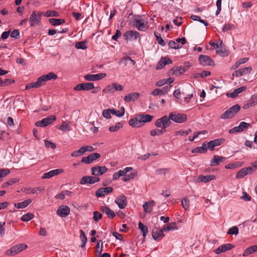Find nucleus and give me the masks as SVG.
<instances>
[{"label": "nucleus", "instance_id": "obj_1", "mask_svg": "<svg viewBox=\"0 0 257 257\" xmlns=\"http://www.w3.org/2000/svg\"><path fill=\"white\" fill-rule=\"evenodd\" d=\"M134 25L141 31H145L148 28V23L144 20L140 16H135L133 21Z\"/></svg>", "mask_w": 257, "mask_h": 257}, {"label": "nucleus", "instance_id": "obj_2", "mask_svg": "<svg viewBox=\"0 0 257 257\" xmlns=\"http://www.w3.org/2000/svg\"><path fill=\"white\" fill-rule=\"evenodd\" d=\"M171 123L169 116L164 115L162 117L157 119L155 122V125L158 128H161L166 132V128L169 127Z\"/></svg>", "mask_w": 257, "mask_h": 257}, {"label": "nucleus", "instance_id": "obj_3", "mask_svg": "<svg viewBox=\"0 0 257 257\" xmlns=\"http://www.w3.org/2000/svg\"><path fill=\"white\" fill-rule=\"evenodd\" d=\"M240 107L238 104H235L222 113L220 118L221 119H228L233 117L240 110Z\"/></svg>", "mask_w": 257, "mask_h": 257}, {"label": "nucleus", "instance_id": "obj_4", "mask_svg": "<svg viewBox=\"0 0 257 257\" xmlns=\"http://www.w3.org/2000/svg\"><path fill=\"white\" fill-rule=\"evenodd\" d=\"M133 170L132 167H126L123 170H119L118 171L120 177L123 176L122 179L124 181H127L135 177L137 175L136 172H132L130 174H127L129 172Z\"/></svg>", "mask_w": 257, "mask_h": 257}, {"label": "nucleus", "instance_id": "obj_5", "mask_svg": "<svg viewBox=\"0 0 257 257\" xmlns=\"http://www.w3.org/2000/svg\"><path fill=\"white\" fill-rule=\"evenodd\" d=\"M123 89V86L117 83H112L107 86L103 89V92L105 93L113 94L117 91H122Z\"/></svg>", "mask_w": 257, "mask_h": 257}, {"label": "nucleus", "instance_id": "obj_6", "mask_svg": "<svg viewBox=\"0 0 257 257\" xmlns=\"http://www.w3.org/2000/svg\"><path fill=\"white\" fill-rule=\"evenodd\" d=\"M169 115L170 120H171L175 122L180 123L187 121V116L185 114L171 112Z\"/></svg>", "mask_w": 257, "mask_h": 257}, {"label": "nucleus", "instance_id": "obj_7", "mask_svg": "<svg viewBox=\"0 0 257 257\" xmlns=\"http://www.w3.org/2000/svg\"><path fill=\"white\" fill-rule=\"evenodd\" d=\"M27 247L25 244L22 243L12 247L10 249L8 250L6 254L8 255H15Z\"/></svg>", "mask_w": 257, "mask_h": 257}, {"label": "nucleus", "instance_id": "obj_8", "mask_svg": "<svg viewBox=\"0 0 257 257\" xmlns=\"http://www.w3.org/2000/svg\"><path fill=\"white\" fill-rule=\"evenodd\" d=\"M55 120L56 117L55 115H50L47 117L43 118L41 120L37 121L36 122V125L37 126L45 127L52 123Z\"/></svg>", "mask_w": 257, "mask_h": 257}, {"label": "nucleus", "instance_id": "obj_9", "mask_svg": "<svg viewBox=\"0 0 257 257\" xmlns=\"http://www.w3.org/2000/svg\"><path fill=\"white\" fill-rule=\"evenodd\" d=\"M108 169L105 166H95L91 168V174L95 177L101 176L105 173Z\"/></svg>", "mask_w": 257, "mask_h": 257}, {"label": "nucleus", "instance_id": "obj_10", "mask_svg": "<svg viewBox=\"0 0 257 257\" xmlns=\"http://www.w3.org/2000/svg\"><path fill=\"white\" fill-rule=\"evenodd\" d=\"M198 60L200 64L203 66H214V63L210 57L207 55H201L199 56Z\"/></svg>", "mask_w": 257, "mask_h": 257}, {"label": "nucleus", "instance_id": "obj_11", "mask_svg": "<svg viewBox=\"0 0 257 257\" xmlns=\"http://www.w3.org/2000/svg\"><path fill=\"white\" fill-rule=\"evenodd\" d=\"M99 181L100 179L98 177L84 176L81 178L80 181V183L81 185H85L86 184H92L98 182Z\"/></svg>", "mask_w": 257, "mask_h": 257}, {"label": "nucleus", "instance_id": "obj_12", "mask_svg": "<svg viewBox=\"0 0 257 257\" xmlns=\"http://www.w3.org/2000/svg\"><path fill=\"white\" fill-rule=\"evenodd\" d=\"M40 21L41 15L37 14L36 11H33L29 19L31 26L34 27L40 25Z\"/></svg>", "mask_w": 257, "mask_h": 257}, {"label": "nucleus", "instance_id": "obj_13", "mask_svg": "<svg viewBox=\"0 0 257 257\" xmlns=\"http://www.w3.org/2000/svg\"><path fill=\"white\" fill-rule=\"evenodd\" d=\"M94 88V84L92 82L80 83L75 86L74 89L76 91L89 90Z\"/></svg>", "mask_w": 257, "mask_h": 257}, {"label": "nucleus", "instance_id": "obj_14", "mask_svg": "<svg viewBox=\"0 0 257 257\" xmlns=\"http://www.w3.org/2000/svg\"><path fill=\"white\" fill-rule=\"evenodd\" d=\"M100 157V155L97 153H93L89 154L86 157L82 159L81 162L83 163L89 164L93 162V161L98 159Z\"/></svg>", "mask_w": 257, "mask_h": 257}, {"label": "nucleus", "instance_id": "obj_15", "mask_svg": "<svg viewBox=\"0 0 257 257\" xmlns=\"http://www.w3.org/2000/svg\"><path fill=\"white\" fill-rule=\"evenodd\" d=\"M250 125L249 123H246L244 121H242L240 123L239 125L237 126H235L230 129L229 131L230 134H233L235 133L241 132L244 131L246 128H247Z\"/></svg>", "mask_w": 257, "mask_h": 257}, {"label": "nucleus", "instance_id": "obj_16", "mask_svg": "<svg viewBox=\"0 0 257 257\" xmlns=\"http://www.w3.org/2000/svg\"><path fill=\"white\" fill-rule=\"evenodd\" d=\"M105 76V73H101L96 74H86L84 76V78L87 81H97L102 79Z\"/></svg>", "mask_w": 257, "mask_h": 257}, {"label": "nucleus", "instance_id": "obj_17", "mask_svg": "<svg viewBox=\"0 0 257 257\" xmlns=\"http://www.w3.org/2000/svg\"><path fill=\"white\" fill-rule=\"evenodd\" d=\"M123 36L127 41L136 40L140 37V34L136 31L130 30L125 32Z\"/></svg>", "mask_w": 257, "mask_h": 257}, {"label": "nucleus", "instance_id": "obj_18", "mask_svg": "<svg viewBox=\"0 0 257 257\" xmlns=\"http://www.w3.org/2000/svg\"><path fill=\"white\" fill-rule=\"evenodd\" d=\"M251 71L252 68L251 67H247L240 68L237 70L235 71L232 74V76L240 77L242 75L250 73Z\"/></svg>", "mask_w": 257, "mask_h": 257}, {"label": "nucleus", "instance_id": "obj_19", "mask_svg": "<svg viewBox=\"0 0 257 257\" xmlns=\"http://www.w3.org/2000/svg\"><path fill=\"white\" fill-rule=\"evenodd\" d=\"M225 140L223 138L215 139L207 143V148L210 151H213L215 147L219 146L223 143Z\"/></svg>", "mask_w": 257, "mask_h": 257}, {"label": "nucleus", "instance_id": "obj_20", "mask_svg": "<svg viewBox=\"0 0 257 257\" xmlns=\"http://www.w3.org/2000/svg\"><path fill=\"white\" fill-rule=\"evenodd\" d=\"M113 191V188L111 187H106L101 188L98 189L95 192V195L97 197L104 196Z\"/></svg>", "mask_w": 257, "mask_h": 257}, {"label": "nucleus", "instance_id": "obj_21", "mask_svg": "<svg viewBox=\"0 0 257 257\" xmlns=\"http://www.w3.org/2000/svg\"><path fill=\"white\" fill-rule=\"evenodd\" d=\"M115 202L120 209L124 208L127 205V200L124 195H120L115 200Z\"/></svg>", "mask_w": 257, "mask_h": 257}, {"label": "nucleus", "instance_id": "obj_22", "mask_svg": "<svg viewBox=\"0 0 257 257\" xmlns=\"http://www.w3.org/2000/svg\"><path fill=\"white\" fill-rule=\"evenodd\" d=\"M70 212L69 207L66 205L60 206L57 210V214L60 217H63L67 216Z\"/></svg>", "mask_w": 257, "mask_h": 257}, {"label": "nucleus", "instance_id": "obj_23", "mask_svg": "<svg viewBox=\"0 0 257 257\" xmlns=\"http://www.w3.org/2000/svg\"><path fill=\"white\" fill-rule=\"evenodd\" d=\"M64 172L62 169H57L51 170L47 173H45L42 177V179H48L58 175Z\"/></svg>", "mask_w": 257, "mask_h": 257}, {"label": "nucleus", "instance_id": "obj_24", "mask_svg": "<svg viewBox=\"0 0 257 257\" xmlns=\"http://www.w3.org/2000/svg\"><path fill=\"white\" fill-rule=\"evenodd\" d=\"M171 87V85H166L161 89L157 88L151 92V94L154 96L157 95H164L168 92Z\"/></svg>", "mask_w": 257, "mask_h": 257}, {"label": "nucleus", "instance_id": "obj_25", "mask_svg": "<svg viewBox=\"0 0 257 257\" xmlns=\"http://www.w3.org/2000/svg\"><path fill=\"white\" fill-rule=\"evenodd\" d=\"M42 85L45 84V82L52 79H56L57 78V75L53 72H50L46 75H43L39 77Z\"/></svg>", "mask_w": 257, "mask_h": 257}, {"label": "nucleus", "instance_id": "obj_26", "mask_svg": "<svg viewBox=\"0 0 257 257\" xmlns=\"http://www.w3.org/2000/svg\"><path fill=\"white\" fill-rule=\"evenodd\" d=\"M234 247V245L230 243H227L221 246H219L217 247L215 250L214 252L217 254H220L222 252H225L227 250H230L232 248Z\"/></svg>", "mask_w": 257, "mask_h": 257}, {"label": "nucleus", "instance_id": "obj_27", "mask_svg": "<svg viewBox=\"0 0 257 257\" xmlns=\"http://www.w3.org/2000/svg\"><path fill=\"white\" fill-rule=\"evenodd\" d=\"M164 231L163 228L162 227V229H160L158 228H155L153 229L152 231V236L153 238L157 240H159V238H162L164 236Z\"/></svg>", "mask_w": 257, "mask_h": 257}, {"label": "nucleus", "instance_id": "obj_28", "mask_svg": "<svg viewBox=\"0 0 257 257\" xmlns=\"http://www.w3.org/2000/svg\"><path fill=\"white\" fill-rule=\"evenodd\" d=\"M155 206V202L154 200H150L145 202L143 204V208L146 213H151L153 207Z\"/></svg>", "mask_w": 257, "mask_h": 257}, {"label": "nucleus", "instance_id": "obj_29", "mask_svg": "<svg viewBox=\"0 0 257 257\" xmlns=\"http://www.w3.org/2000/svg\"><path fill=\"white\" fill-rule=\"evenodd\" d=\"M225 159L226 158L224 157L214 155L210 162V165L211 166H218L220 163L225 161Z\"/></svg>", "mask_w": 257, "mask_h": 257}, {"label": "nucleus", "instance_id": "obj_30", "mask_svg": "<svg viewBox=\"0 0 257 257\" xmlns=\"http://www.w3.org/2000/svg\"><path fill=\"white\" fill-rule=\"evenodd\" d=\"M140 96V93L137 92H132L126 95L124 97V100L125 102H130L137 100Z\"/></svg>", "mask_w": 257, "mask_h": 257}, {"label": "nucleus", "instance_id": "obj_31", "mask_svg": "<svg viewBox=\"0 0 257 257\" xmlns=\"http://www.w3.org/2000/svg\"><path fill=\"white\" fill-rule=\"evenodd\" d=\"M139 115H137L135 117L131 119L129 121V124L134 127H140L142 126V124Z\"/></svg>", "mask_w": 257, "mask_h": 257}, {"label": "nucleus", "instance_id": "obj_32", "mask_svg": "<svg viewBox=\"0 0 257 257\" xmlns=\"http://www.w3.org/2000/svg\"><path fill=\"white\" fill-rule=\"evenodd\" d=\"M215 178V176L211 175H208L206 176L199 175L197 178V181L198 182L206 183L214 180Z\"/></svg>", "mask_w": 257, "mask_h": 257}, {"label": "nucleus", "instance_id": "obj_33", "mask_svg": "<svg viewBox=\"0 0 257 257\" xmlns=\"http://www.w3.org/2000/svg\"><path fill=\"white\" fill-rule=\"evenodd\" d=\"M100 210L110 218H113L115 215L114 212L106 206L100 207Z\"/></svg>", "mask_w": 257, "mask_h": 257}, {"label": "nucleus", "instance_id": "obj_34", "mask_svg": "<svg viewBox=\"0 0 257 257\" xmlns=\"http://www.w3.org/2000/svg\"><path fill=\"white\" fill-rule=\"evenodd\" d=\"M141 120L142 125H143L145 123L149 122L152 121L154 116L150 114H138Z\"/></svg>", "mask_w": 257, "mask_h": 257}, {"label": "nucleus", "instance_id": "obj_35", "mask_svg": "<svg viewBox=\"0 0 257 257\" xmlns=\"http://www.w3.org/2000/svg\"><path fill=\"white\" fill-rule=\"evenodd\" d=\"M246 89V87L242 86L239 87L237 89H235L233 92L231 93H228L226 94L227 97H231V98H235L237 97L239 93H241L243 91Z\"/></svg>", "mask_w": 257, "mask_h": 257}, {"label": "nucleus", "instance_id": "obj_36", "mask_svg": "<svg viewBox=\"0 0 257 257\" xmlns=\"http://www.w3.org/2000/svg\"><path fill=\"white\" fill-rule=\"evenodd\" d=\"M207 144L205 143H204L201 147H198L194 149H193L192 150V153H205L207 150Z\"/></svg>", "mask_w": 257, "mask_h": 257}, {"label": "nucleus", "instance_id": "obj_37", "mask_svg": "<svg viewBox=\"0 0 257 257\" xmlns=\"http://www.w3.org/2000/svg\"><path fill=\"white\" fill-rule=\"evenodd\" d=\"M42 85H43L42 83H41L39 78H38L36 82H33L27 84L26 86V89H30L32 88H39Z\"/></svg>", "mask_w": 257, "mask_h": 257}, {"label": "nucleus", "instance_id": "obj_38", "mask_svg": "<svg viewBox=\"0 0 257 257\" xmlns=\"http://www.w3.org/2000/svg\"><path fill=\"white\" fill-rule=\"evenodd\" d=\"M248 60V58H242L237 60L235 63L231 67V70H235L238 68L241 64L246 63Z\"/></svg>", "mask_w": 257, "mask_h": 257}, {"label": "nucleus", "instance_id": "obj_39", "mask_svg": "<svg viewBox=\"0 0 257 257\" xmlns=\"http://www.w3.org/2000/svg\"><path fill=\"white\" fill-rule=\"evenodd\" d=\"M31 202L32 200L31 199H28L23 202H19L18 203H15L14 205L18 209L25 208L28 206L31 203Z\"/></svg>", "mask_w": 257, "mask_h": 257}, {"label": "nucleus", "instance_id": "obj_40", "mask_svg": "<svg viewBox=\"0 0 257 257\" xmlns=\"http://www.w3.org/2000/svg\"><path fill=\"white\" fill-rule=\"evenodd\" d=\"M257 251V245H252L247 248L243 253V256H246L253 252Z\"/></svg>", "mask_w": 257, "mask_h": 257}, {"label": "nucleus", "instance_id": "obj_41", "mask_svg": "<svg viewBox=\"0 0 257 257\" xmlns=\"http://www.w3.org/2000/svg\"><path fill=\"white\" fill-rule=\"evenodd\" d=\"M49 22L53 26H58L63 24L65 20L62 19L51 18L49 20Z\"/></svg>", "mask_w": 257, "mask_h": 257}, {"label": "nucleus", "instance_id": "obj_42", "mask_svg": "<svg viewBox=\"0 0 257 257\" xmlns=\"http://www.w3.org/2000/svg\"><path fill=\"white\" fill-rule=\"evenodd\" d=\"M171 71H172V74L176 75H180L186 71V69L184 67L181 66L178 68H176L175 69L172 68Z\"/></svg>", "mask_w": 257, "mask_h": 257}, {"label": "nucleus", "instance_id": "obj_43", "mask_svg": "<svg viewBox=\"0 0 257 257\" xmlns=\"http://www.w3.org/2000/svg\"><path fill=\"white\" fill-rule=\"evenodd\" d=\"M163 228L164 231H170L171 230H177L178 229L176 222L170 223L168 224L167 226L164 225Z\"/></svg>", "mask_w": 257, "mask_h": 257}, {"label": "nucleus", "instance_id": "obj_44", "mask_svg": "<svg viewBox=\"0 0 257 257\" xmlns=\"http://www.w3.org/2000/svg\"><path fill=\"white\" fill-rule=\"evenodd\" d=\"M103 242L101 240H99L96 245L95 255L100 256L102 251Z\"/></svg>", "mask_w": 257, "mask_h": 257}, {"label": "nucleus", "instance_id": "obj_45", "mask_svg": "<svg viewBox=\"0 0 257 257\" xmlns=\"http://www.w3.org/2000/svg\"><path fill=\"white\" fill-rule=\"evenodd\" d=\"M120 110L121 111L118 110L116 111L115 109H111L110 112L112 114H114L117 117H121L124 115L125 110L123 107H121Z\"/></svg>", "mask_w": 257, "mask_h": 257}, {"label": "nucleus", "instance_id": "obj_46", "mask_svg": "<svg viewBox=\"0 0 257 257\" xmlns=\"http://www.w3.org/2000/svg\"><path fill=\"white\" fill-rule=\"evenodd\" d=\"M19 181V179L17 178H12L9 180L7 182L4 183L2 185V187L3 188H6L10 185H13L15 183H17Z\"/></svg>", "mask_w": 257, "mask_h": 257}, {"label": "nucleus", "instance_id": "obj_47", "mask_svg": "<svg viewBox=\"0 0 257 257\" xmlns=\"http://www.w3.org/2000/svg\"><path fill=\"white\" fill-rule=\"evenodd\" d=\"M34 215L33 213H27V214L23 215L21 217V219L22 221L26 222L34 218Z\"/></svg>", "mask_w": 257, "mask_h": 257}, {"label": "nucleus", "instance_id": "obj_48", "mask_svg": "<svg viewBox=\"0 0 257 257\" xmlns=\"http://www.w3.org/2000/svg\"><path fill=\"white\" fill-rule=\"evenodd\" d=\"M86 41H81L77 42L75 44V47L78 49L85 50L87 48V46L86 44Z\"/></svg>", "mask_w": 257, "mask_h": 257}, {"label": "nucleus", "instance_id": "obj_49", "mask_svg": "<svg viewBox=\"0 0 257 257\" xmlns=\"http://www.w3.org/2000/svg\"><path fill=\"white\" fill-rule=\"evenodd\" d=\"M166 131H165L164 130H163L162 128L161 130L157 128L152 130L150 132V134L152 136H160L163 134Z\"/></svg>", "mask_w": 257, "mask_h": 257}, {"label": "nucleus", "instance_id": "obj_50", "mask_svg": "<svg viewBox=\"0 0 257 257\" xmlns=\"http://www.w3.org/2000/svg\"><path fill=\"white\" fill-rule=\"evenodd\" d=\"M257 103V96L252 95L248 103L246 104L247 107L253 106Z\"/></svg>", "mask_w": 257, "mask_h": 257}, {"label": "nucleus", "instance_id": "obj_51", "mask_svg": "<svg viewBox=\"0 0 257 257\" xmlns=\"http://www.w3.org/2000/svg\"><path fill=\"white\" fill-rule=\"evenodd\" d=\"M80 237L81 239V241L82 243V244H81V246L82 247H83L85 245V244L87 241V238L83 230H80Z\"/></svg>", "mask_w": 257, "mask_h": 257}, {"label": "nucleus", "instance_id": "obj_52", "mask_svg": "<svg viewBox=\"0 0 257 257\" xmlns=\"http://www.w3.org/2000/svg\"><path fill=\"white\" fill-rule=\"evenodd\" d=\"M246 175H247V174L245 171V168H243L237 173L236 174V178L237 179L242 178Z\"/></svg>", "mask_w": 257, "mask_h": 257}, {"label": "nucleus", "instance_id": "obj_53", "mask_svg": "<svg viewBox=\"0 0 257 257\" xmlns=\"http://www.w3.org/2000/svg\"><path fill=\"white\" fill-rule=\"evenodd\" d=\"M15 82L14 80L10 79H5L4 80H3L1 78H0V86H7L14 83Z\"/></svg>", "mask_w": 257, "mask_h": 257}, {"label": "nucleus", "instance_id": "obj_54", "mask_svg": "<svg viewBox=\"0 0 257 257\" xmlns=\"http://www.w3.org/2000/svg\"><path fill=\"white\" fill-rule=\"evenodd\" d=\"M139 228L143 232V236L144 237L146 236L148 231V227L141 222H140L139 223Z\"/></svg>", "mask_w": 257, "mask_h": 257}, {"label": "nucleus", "instance_id": "obj_55", "mask_svg": "<svg viewBox=\"0 0 257 257\" xmlns=\"http://www.w3.org/2000/svg\"><path fill=\"white\" fill-rule=\"evenodd\" d=\"M128 60H131V57L128 56L124 57L120 59L118 63L119 65H121L123 66H125L127 64L128 62H129Z\"/></svg>", "mask_w": 257, "mask_h": 257}, {"label": "nucleus", "instance_id": "obj_56", "mask_svg": "<svg viewBox=\"0 0 257 257\" xmlns=\"http://www.w3.org/2000/svg\"><path fill=\"white\" fill-rule=\"evenodd\" d=\"M122 126L120 122L117 123L115 126H111L109 128V130L111 132H114L117 131Z\"/></svg>", "mask_w": 257, "mask_h": 257}, {"label": "nucleus", "instance_id": "obj_57", "mask_svg": "<svg viewBox=\"0 0 257 257\" xmlns=\"http://www.w3.org/2000/svg\"><path fill=\"white\" fill-rule=\"evenodd\" d=\"M154 35L156 38V39L158 42V43L161 46H165V43L162 38L158 34V33L156 32H154Z\"/></svg>", "mask_w": 257, "mask_h": 257}, {"label": "nucleus", "instance_id": "obj_58", "mask_svg": "<svg viewBox=\"0 0 257 257\" xmlns=\"http://www.w3.org/2000/svg\"><path fill=\"white\" fill-rule=\"evenodd\" d=\"M58 13L55 11H47L45 14V16L47 17H58Z\"/></svg>", "mask_w": 257, "mask_h": 257}, {"label": "nucleus", "instance_id": "obj_59", "mask_svg": "<svg viewBox=\"0 0 257 257\" xmlns=\"http://www.w3.org/2000/svg\"><path fill=\"white\" fill-rule=\"evenodd\" d=\"M238 233V228L237 226H234L229 229L227 231L228 234H234L237 235Z\"/></svg>", "mask_w": 257, "mask_h": 257}, {"label": "nucleus", "instance_id": "obj_60", "mask_svg": "<svg viewBox=\"0 0 257 257\" xmlns=\"http://www.w3.org/2000/svg\"><path fill=\"white\" fill-rule=\"evenodd\" d=\"M93 220L95 221H98L99 220L102 218V215L101 213L99 212L98 211H94L93 213Z\"/></svg>", "mask_w": 257, "mask_h": 257}, {"label": "nucleus", "instance_id": "obj_61", "mask_svg": "<svg viewBox=\"0 0 257 257\" xmlns=\"http://www.w3.org/2000/svg\"><path fill=\"white\" fill-rule=\"evenodd\" d=\"M191 132V130L190 128H189L186 131L180 130L179 131L175 132V134L177 136L179 135H180L182 136H187Z\"/></svg>", "mask_w": 257, "mask_h": 257}, {"label": "nucleus", "instance_id": "obj_62", "mask_svg": "<svg viewBox=\"0 0 257 257\" xmlns=\"http://www.w3.org/2000/svg\"><path fill=\"white\" fill-rule=\"evenodd\" d=\"M182 205L185 210H187L189 207V200L186 198H184L182 200Z\"/></svg>", "mask_w": 257, "mask_h": 257}, {"label": "nucleus", "instance_id": "obj_63", "mask_svg": "<svg viewBox=\"0 0 257 257\" xmlns=\"http://www.w3.org/2000/svg\"><path fill=\"white\" fill-rule=\"evenodd\" d=\"M70 126L65 121H63L62 124L59 127V129L62 131L63 132H66L67 131L70 130Z\"/></svg>", "mask_w": 257, "mask_h": 257}, {"label": "nucleus", "instance_id": "obj_64", "mask_svg": "<svg viewBox=\"0 0 257 257\" xmlns=\"http://www.w3.org/2000/svg\"><path fill=\"white\" fill-rule=\"evenodd\" d=\"M169 46L170 48H172V49H179L180 48V47H179L178 43L177 42V41L176 42H174V41H170L169 42Z\"/></svg>", "mask_w": 257, "mask_h": 257}]
</instances>
